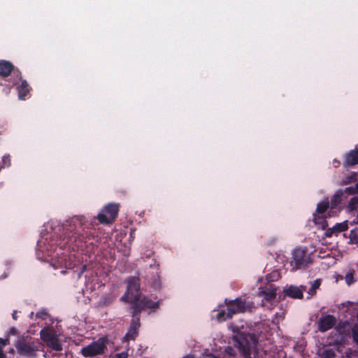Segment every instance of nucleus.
<instances>
[{"label":"nucleus","instance_id":"f257e3e1","mask_svg":"<svg viewBox=\"0 0 358 358\" xmlns=\"http://www.w3.org/2000/svg\"><path fill=\"white\" fill-rule=\"evenodd\" d=\"M127 292L131 295L132 305L130 308H134L135 306L148 307L150 309H156L159 307V303L155 302L143 295L140 292V278L136 276H131L127 280Z\"/></svg>","mask_w":358,"mask_h":358},{"label":"nucleus","instance_id":"f03ea898","mask_svg":"<svg viewBox=\"0 0 358 358\" xmlns=\"http://www.w3.org/2000/svg\"><path fill=\"white\" fill-rule=\"evenodd\" d=\"M233 341L234 346L238 350L241 354V358H252L251 350L257 343L255 334L245 331H240L238 327L232 326Z\"/></svg>","mask_w":358,"mask_h":358},{"label":"nucleus","instance_id":"7ed1b4c3","mask_svg":"<svg viewBox=\"0 0 358 358\" xmlns=\"http://www.w3.org/2000/svg\"><path fill=\"white\" fill-rule=\"evenodd\" d=\"M15 347L20 355L34 357L36 356V353L39 351L40 343L31 338L29 339L22 338L17 342Z\"/></svg>","mask_w":358,"mask_h":358},{"label":"nucleus","instance_id":"20e7f679","mask_svg":"<svg viewBox=\"0 0 358 358\" xmlns=\"http://www.w3.org/2000/svg\"><path fill=\"white\" fill-rule=\"evenodd\" d=\"M224 303L227 305V310L229 311V316H233L239 313H244L247 310L250 311L252 306V303L248 302L241 297L236 298L234 300L226 299Z\"/></svg>","mask_w":358,"mask_h":358},{"label":"nucleus","instance_id":"39448f33","mask_svg":"<svg viewBox=\"0 0 358 358\" xmlns=\"http://www.w3.org/2000/svg\"><path fill=\"white\" fill-rule=\"evenodd\" d=\"M119 207V204L109 203L103 208L95 218H96L101 224H112L117 217Z\"/></svg>","mask_w":358,"mask_h":358},{"label":"nucleus","instance_id":"423d86ee","mask_svg":"<svg viewBox=\"0 0 358 358\" xmlns=\"http://www.w3.org/2000/svg\"><path fill=\"white\" fill-rule=\"evenodd\" d=\"M310 263V257L307 254L306 250L301 248H297L293 251L292 259L291 261V266H292V269H304Z\"/></svg>","mask_w":358,"mask_h":358},{"label":"nucleus","instance_id":"0eeeda50","mask_svg":"<svg viewBox=\"0 0 358 358\" xmlns=\"http://www.w3.org/2000/svg\"><path fill=\"white\" fill-rule=\"evenodd\" d=\"M69 230L70 229H66V231ZM64 235V241H65V243L62 247H69L73 250H75V248H78L80 247L81 245L80 244L84 241L85 238L92 236L91 232H86L85 236L84 234H78L76 232H72L71 231L69 233L66 231Z\"/></svg>","mask_w":358,"mask_h":358},{"label":"nucleus","instance_id":"6e6552de","mask_svg":"<svg viewBox=\"0 0 358 358\" xmlns=\"http://www.w3.org/2000/svg\"><path fill=\"white\" fill-rule=\"evenodd\" d=\"M106 348V345L102 339L93 341L87 346L83 348L80 354L85 357H91L97 355H101L104 353Z\"/></svg>","mask_w":358,"mask_h":358},{"label":"nucleus","instance_id":"1a4fd4ad","mask_svg":"<svg viewBox=\"0 0 358 358\" xmlns=\"http://www.w3.org/2000/svg\"><path fill=\"white\" fill-rule=\"evenodd\" d=\"M145 306H138L136 305L134 308H130V309L132 310V319L129 328L137 332H138V329L141 326L140 317L141 312L145 309H149L148 307Z\"/></svg>","mask_w":358,"mask_h":358},{"label":"nucleus","instance_id":"9d476101","mask_svg":"<svg viewBox=\"0 0 358 358\" xmlns=\"http://www.w3.org/2000/svg\"><path fill=\"white\" fill-rule=\"evenodd\" d=\"M336 319L332 315H327L320 317L318 322V329L321 332H325L336 324Z\"/></svg>","mask_w":358,"mask_h":358},{"label":"nucleus","instance_id":"9b49d317","mask_svg":"<svg viewBox=\"0 0 358 358\" xmlns=\"http://www.w3.org/2000/svg\"><path fill=\"white\" fill-rule=\"evenodd\" d=\"M358 164V149L351 150L345 155L343 166L345 168Z\"/></svg>","mask_w":358,"mask_h":358},{"label":"nucleus","instance_id":"f8f14e48","mask_svg":"<svg viewBox=\"0 0 358 358\" xmlns=\"http://www.w3.org/2000/svg\"><path fill=\"white\" fill-rule=\"evenodd\" d=\"M284 292L286 296L293 299H302L303 296V292L296 286L291 285L285 289Z\"/></svg>","mask_w":358,"mask_h":358},{"label":"nucleus","instance_id":"ddd939ff","mask_svg":"<svg viewBox=\"0 0 358 358\" xmlns=\"http://www.w3.org/2000/svg\"><path fill=\"white\" fill-rule=\"evenodd\" d=\"M14 69L13 64L8 61L1 60L0 61V76L6 77L10 74L12 71Z\"/></svg>","mask_w":358,"mask_h":358},{"label":"nucleus","instance_id":"4468645a","mask_svg":"<svg viewBox=\"0 0 358 358\" xmlns=\"http://www.w3.org/2000/svg\"><path fill=\"white\" fill-rule=\"evenodd\" d=\"M18 96L20 99H25V97L29 94L31 87L29 86L27 80H24L22 81L20 85L17 87Z\"/></svg>","mask_w":358,"mask_h":358},{"label":"nucleus","instance_id":"2eb2a0df","mask_svg":"<svg viewBox=\"0 0 358 358\" xmlns=\"http://www.w3.org/2000/svg\"><path fill=\"white\" fill-rule=\"evenodd\" d=\"M345 199V198L343 195L342 189H338L331 196L330 202L331 208H335L338 205L341 204L342 201Z\"/></svg>","mask_w":358,"mask_h":358},{"label":"nucleus","instance_id":"dca6fc26","mask_svg":"<svg viewBox=\"0 0 358 358\" xmlns=\"http://www.w3.org/2000/svg\"><path fill=\"white\" fill-rule=\"evenodd\" d=\"M46 345L48 348L55 351H62L63 349L62 344L57 336L46 343Z\"/></svg>","mask_w":358,"mask_h":358},{"label":"nucleus","instance_id":"f3484780","mask_svg":"<svg viewBox=\"0 0 358 358\" xmlns=\"http://www.w3.org/2000/svg\"><path fill=\"white\" fill-rule=\"evenodd\" d=\"M358 174L355 172H352L350 174L344 176L340 182V185H347L352 184L357 181Z\"/></svg>","mask_w":358,"mask_h":358},{"label":"nucleus","instance_id":"a211bd4d","mask_svg":"<svg viewBox=\"0 0 358 358\" xmlns=\"http://www.w3.org/2000/svg\"><path fill=\"white\" fill-rule=\"evenodd\" d=\"M40 336L41 340L46 343L56 335L51 329L44 328L41 331Z\"/></svg>","mask_w":358,"mask_h":358},{"label":"nucleus","instance_id":"6ab92c4d","mask_svg":"<svg viewBox=\"0 0 358 358\" xmlns=\"http://www.w3.org/2000/svg\"><path fill=\"white\" fill-rule=\"evenodd\" d=\"M343 195L346 199L350 195L358 194V182L355 186H351L342 189Z\"/></svg>","mask_w":358,"mask_h":358},{"label":"nucleus","instance_id":"aec40b11","mask_svg":"<svg viewBox=\"0 0 358 358\" xmlns=\"http://www.w3.org/2000/svg\"><path fill=\"white\" fill-rule=\"evenodd\" d=\"M264 295V298L265 300L268 301H273L276 296V289H266V290L262 292Z\"/></svg>","mask_w":358,"mask_h":358},{"label":"nucleus","instance_id":"412c9836","mask_svg":"<svg viewBox=\"0 0 358 358\" xmlns=\"http://www.w3.org/2000/svg\"><path fill=\"white\" fill-rule=\"evenodd\" d=\"M329 204L330 203L328 199L322 202L318 203L317 205L316 213L318 214H322L325 213L327 210L329 208Z\"/></svg>","mask_w":358,"mask_h":358},{"label":"nucleus","instance_id":"4be33fe9","mask_svg":"<svg viewBox=\"0 0 358 358\" xmlns=\"http://www.w3.org/2000/svg\"><path fill=\"white\" fill-rule=\"evenodd\" d=\"M348 229V224L347 221L337 223L333 227V230H334L336 235H338L341 232L345 231Z\"/></svg>","mask_w":358,"mask_h":358},{"label":"nucleus","instance_id":"5701e85b","mask_svg":"<svg viewBox=\"0 0 358 358\" xmlns=\"http://www.w3.org/2000/svg\"><path fill=\"white\" fill-rule=\"evenodd\" d=\"M155 268L156 269V274L152 278V285L155 288H159L161 286L160 278H159V275L158 273L159 264L156 265L155 266Z\"/></svg>","mask_w":358,"mask_h":358},{"label":"nucleus","instance_id":"b1692460","mask_svg":"<svg viewBox=\"0 0 358 358\" xmlns=\"http://www.w3.org/2000/svg\"><path fill=\"white\" fill-rule=\"evenodd\" d=\"M233 316L229 315V311L226 310H222L221 311H219L216 315V318L218 320V322H224L227 320V319L231 318Z\"/></svg>","mask_w":358,"mask_h":358},{"label":"nucleus","instance_id":"393cba45","mask_svg":"<svg viewBox=\"0 0 358 358\" xmlns=\"http://www.w3.org/2000/svg\"><path fill=\"white\" fill-rule=\"evenodd\" d=\"M350 242L353 244L358 243V228L356 227L350 231Z\"/></svg>","mask_w":358,"mask_h":358},{"label":"nucleus","instance_id":"a878e982","mask_svg":"<svg viewBox=\"0 0 358 358\" xmlns=\"http://www.w3.org/2000/svg\"><path fill=\"white\" fill-rule=\"evenodd\" d=\"M335 357V351L330 348L324 350L321 354V358H334Z\"/></svg>","mask_w":358,"mask_h":358},{"label":"nucleus","instance_id":"bb28decb","mask_svg":"<svg viewBox=\"0 0 358 358\" xmlns=\"http://www.w3.org/2000/svg\"><path fill=\"white\" fill-rule=\"evenodd\" d=\"M354 273H355L354 270L346 273V275L345 276V280L348 285H351L356 281L354 278Z\"/></svg>","mask_w":358,"mask_h":358},{"label":"nucleus","instance_id":"cd10ccee","mask_svg":"<svg viewBox=\"0 0 358 358\" xmlns=\"http://www.w3.org/2000/svg\"><path fill=\"white\" fill-rule=\"evenodd\" d=\"M137 336H138V332L136 331H134L129 328L127 333L126 334L124 338L127 341L134 340Z\"/></svg>","mask_w":358,"mask_h":358},{"label":"nucleus","instance_id":"c85d7f7f","mask_svg":"<svg viewBox=\"0 0 358 358\" xmlns=\"http://www.w3.org/2000/svg\"><path fill=\"white\" fill-rule=\"evenodd\" d=\"M352 336L354 342L358 344V324H355L352 328Z\"/></svg>","mask_w":358,"mask_h":358},{"label":"nucleus","instance_id":"c756f323","mask_svg":"<svg viewBox=\"0 0 358 358\" xmlns=\"http://www.w3.org/2000/svg\"><path fill=\"white\" fill-rule=\"evenodd\" d=\"M358 205V197L357 196H353L350 199L349 201V208L352 210H354L357 208Z\"/></svg>","mask_w":358,"mask_h":358},{"label":"nucleus","instance_id":"7c9ffc66","mask_svg":"<svg viewBox=\"0 0 358 358\" xmlns=\"http://www.w3.org/2000/svg\"><path fill=\"white\" fill-rule=\"evenodd\" d=\"M73 222L74 223H78L80 225V227H83V225H86L85 217L83 216L75 217L73 220Z\"/></svg>","mask_w":358,"mask_h":358},{"label":"nucleus","instance_id":"2f4dec72","mask_svg":"<svg viewBox=\"0 0 358 358\" xmlns=\"http://www.w3.org/2000/svg\"><path fill=\"white\" fill-rule=\"evenodd\" d=\"M121 301L126 302V303L130 302L132 304L131 295H130V294L128 293V292H126V293L122 296Z\"/></svg>","mask_w":358,"mask_h":358},{"label":"nucleus","instance_id":"473e14b6","mask_svg":"<svg viewBox=\"0 0 358 358\" xmlns=\"http://www.w3.org/2000/svg\"><path fill=\"white\" fill-rule=\"evenodd\" d=\"M313 215H314V220L316 224L326 222V221L323 217H320V215H317L315 214H314Z\"/></svg>","mask_w":358,"mask_h":358},{"label":"nucleus","instance_id":"72a5a7b5","mask_svg":"<svg viewBox=\"0 0 358 358\" xmlns=\"http://www.w3.org/2000/svg\"><path fill=\"white\" fill-rule=\"evenodd\" d=\"M320 285H321V280L316 279L315 280H314L313 283L312 284L311 289H316L320 287Z\"/></svg>","mask_w":358,"mask_h":358},{"label":"nucleus","instance_id":"f704fd0d","mask_svg":"<svg viewBox=\"0 0 358 358\" xmlns=\"http://www.w3.org/2000/svg\"><path fill=\"white\" fill-rule=\"evenodd\" d=\"M225 352L231 357H234L236 355L234 349L229 346L225 349Z\"/></svg>","mask_w":358,"mask_h":358},{"label":"nucleus","instance_id":"c9c22d12","mask_svg":"<svg viewBox=\"0 0 358 358\" xmlns=\"http://www.w3.org/2000/svg\"><path fill=\"white\" fill-rule=\"evenodd\" d=\"M333 235H336L334 230H333V227L329 228L325 232V236L327 237H331Z\"/></svg>","mask_w":358,"mask_h":358},{"label":"nucleus","instance_id":"e433bc0d","mask_svg":"<svg viewBox=\"0 0 358 358\" xmlns=\"http://www.w3.org/2000/svg\"><path fill=\"white\" fill-rule=\"evenodd\" d=\"M117 358H128L127 352H121L116 355Z\"/></svg>","mask_w":358,"mask_h":358},{"label":"nucleus","instance_id":"4c0bfd02","mask_svg":"<svg viewBox=\"0 0 358 358\" xmlns=\"http://www.w3.org/2000/svg\"><path fill=\"white\" fill-rule=\"evenodd\" d=\"M7 340L0 338V345L2 346V348L6 345Z\"/></svg>","mask_w":358,"mask_h":358},{"label":"nucleus","instance_id":"58836bf2","mask_svg":"<svg viewBox=\"0 0 358 358\" xmlns=\"http://www.w3.org/2000/svg\"><path fill=\"white\" fill-rule=\"evenodd\" d=\"M0 358H6V355L3 352L2 346L0 345Z\"/></svg>","mask_w":358,"mask_h":358},{"label":"nucleus","instance_id":"ea45409f","mask_svg":"<svg viewBox=\"0 0 358 358\" xmlns=\"http://www.w3.org/2000/svg\"><path fill=\"white\" fill-rule=\"evenodd\" d=\"M16 314H17V310H15V311L13 312V315H12L13 318L14 320H16V319H17V315H16Z\"/></svg>","mask_w":358,"mask_h":358},{"label":"nucleus","instance_id":"a19ab883","mask_svg":"<svg viewBox=\"0 0 358 358\" xmlns=\"http://www.w3.org/2000/svg\"><path fill=\"white\" fill-rule=\"evenodd\" d=\"M334 163L336 164L335 166H338L340 164V162L338 160L334 159Z\"/></svg>","mask_w":358,"mask_h":358},{"label":"nucleus","instance_id":"79ce46f5","mask_svg":"<svg viewBox=\"0 0 358 358\" xmlns=\"http://www.w3.org/2000/svg\"><path fill=\"white\" fill-rule=\"evenodd\" d=\"M182 358H194V357L192 355H188L184 356Z\"/></svg>","mask_w":358,"mask_h":358},{"label":"nucleus","instance_id":"37998d69","mask_svg":"<svg viewBox=\"0 0 358 358\" xmlns=\"http://www.w3.org/2000/svg\"><path fill=\"white\" fill-rule=\"evenodd\" d=\"M357 222H358V215H357Z\"/></svg>","mask_w":358,"mask_h":358}]
</instances>
